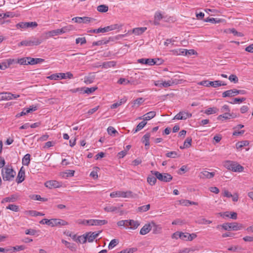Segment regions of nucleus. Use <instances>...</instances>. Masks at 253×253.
I'll list each match as a JSON object with an SVG mask.
<instances>
[{"label":"nucleus","instance_id":"38","mask_svg":"<svg viewBox=\"0 0 253 253\" xmlns=\"http://www.w3.org/2000/svg\"><path fill=\"white\" fill-rule=\"evenodd\" d=\"M147 124V122H145L144 120L143 121L141 122L140 123H139L137 126H136V127L135 128V130H133V131H134V133H135L136 132H137L138 131H139L141 129H142L144 126H145Z\"/></svg>","mask_w":253,"mask_h":253},{"label":"nucleus","instance_id":"45","mask_svg":"<svg viewBox=\"0 0 253 253\" xmlns=\"http://www.w3.org/2000/svg\"><path fill=\"white\" fill-rule=\"evenodd\" d=\"M62 243L64 244L67 248H69L71 250L74 251L75 250V248L73 244H71L64 240H62Z\"/></svg>","mask_w":253,"mask_h":253},{"label":"nucleus","instance_id":"3","mask_svg":"<svg viewBox=\"0 0 253 253\" xmlns=\"http://www.w3.org/2000/svg\"><path fill=\"white\" fill-rule=\"evenodd\" d=\"M136 194H133L131 191H116L111 192L110 196L111 198H135Z\"/></svg>","mask_w":253,"mask_h":253},{"label":"nucleus","instance_id":"28","mask_svg":"<svg viewBox=\"0 0 253 253\" xmlns=\"http://www.w3.org/2000/svg\"><path fill=\"white\" fill-rule=\"evenodd\" d=\"M76 235L73 236V239L76 241L80 243L84 244L87 241V237L85 234L79 236L76 239H75Z\"/></svg>","mask_w":253,"mask_h":253},{"label":"nucleus","instance_id":"10","mask_svg":"<svg viewBox=\"0 0 253 253\" xmlns=\"http://www.w3.org/2000/svg\"><path fill=\"white\" fill-rule=\"evenodd\" d=\"M37 109H38L37 106H34V105L31 106L28 108H24L21 113H18L16 115V117L19 118L22 116L25 115L27 114L28 113L31 112L35 111L37 110Z\"/></svg>","mask_w":253,"mask_h":253},{"label":"nucleus","instance_id":"20","mask_svg":"<svg viewBox=\"0 0 253 253\" xmlns=\"http://www.w3.org/2000/svg\"><path fill=\"white\" fill-rule=\"evenodd\" d=\"M25 170L23 169V167H22L20 170L19 171L17 177V182L18 183H20L24 180L25 179Z\"/></svg>","mask_w":253,"mask_h":253},{"label":"nucleus","instance_id":"56","mask_svg":"<svg viewBox=\"0 0 253 253\" xmlns=\"http://www.w3.org/2000/svg\"><path fill=\"white\" fill-rule=\"evenodd\" d=\"M136 251L135 248H129L126 249L125 250H123L120 252H118L117 253H133L135 251Z\"/></svg>","mask_w":253,"mask_h":253},{"label":"nucleus","instance_id":"41","mask_svg":"<svg viewBox=\"0 0 253 253\" xmlns=\"http://www.w3.org/2000/svg\"><path fill=\"white\" fill-rule=\"evenodd\" d=\"M95 76L94 75L86 76L84 78V82L86 84H90L93 82Z\"/></svg>","mask_w":253,"mask_h":253},{"label":"nucleus","instance_id":"23","mask_svg":"<svg viewBox=\"0 0 253 253\" xmlns=\"http://www.w3.org/2000/svg\"><path fill=\"white\" fill-rule=\"evenodd\" d=\"M18 197V196L17 194H13L10 195L9 197H5L4 198L1 203H3L5 202H14L16 201Z\"/></svg>","mask_w":253,"mask_h":253},{"label":"nucleus","instance_id":"43","mask_svg":"<svg viewBox=\"0 0 253 253\" xmlns=\"http://www.w3.org/2000/svg\"><path fill=\"white\" fill-rule=\"evenodd\" d=\"M29 57H23L18 59L16 62L20 65H29V64L28 63V58H29Z\"/></svg>","mask_w":253,"mask_h":253},{"label":"nucleus","instance_id":"64","mask_svg":"<svg viewBox=\"0 0 253 253\" xmlns=\"http://www.w3.org/2000/svg\"><path fill=\"white\" fill-rule=\"evenodd\" d=\"M177 154L175 151H170L166 154V156L168 158H174L176 157Z\"/></svg>","mask_w":253,"mask_h":253},{"label":"nucleus","instance_id":"32","mask_svg":"<svg viewBox=\"0 0 253 253\" xmlns=\"http://www.w3.org/2000/svg\"><path fill=\"white\" fill-rule=\"evenodd\" d=\"M150 137V134L149 133H146L142 138V142L145 143V147H149V139ZM146 149H147L148 148L146 147Z\"/></svg>","mask_w":253,"mask_h":253},{"label":"nucleus","instance_id":"39","mask_svg":"<svg viewBox=\"0 0 253 253\" xmlns=\"http://www.w3.org/2000/svg\"><path fill=\"white\" fill-rule=\"evenodd\" d=\"M218 111V109L216 107H211L206 110L205 113L207 115H211L216 113Z\"/></svg>","mask_w":253,"mask_h":253},{"label":"nucleus","instance_id":"21","mask_svg":"<svg viewBox=\"0 0 253 253\" xmlns=\"http://www.w3.org/2000/svg\"><path fill=\"white\" fill-rule=\"evenodd\" d=\"M44 60L42 58H34L32 57H29L28 58V63L29 64V65H35L37 64H41L42 62H43Z\"/></svg>","mask_w":253,"mask_h":253},{"label":"nucleus","instance_id":"47","mask_svg":"<svg viewBox=\"0 0 253 253\" xmlns=\"http://www.w3.org/2000/svg\"><path fill=\"white\" fill-rule=\"evenodd\" d=\"M126 98H123L121 99V100L119 102H117L111 105V108L112 109H115L119 107V106L121 105L123 103H124L126 102Z\"/></svg>","mask_w":253,"mask_h":253},{"label":"nucleus","instance_id":"29","mask_svg":"<svg viewBox=\"0 0 253 253\" xmlns=\"http://www.w3.org/2000/svg\"><path fill=\"white\" fill-rule=\"evenodd\" d=\"M146 29V27L136 28L132 30V33L134 34L135 35H140L143 33Z\"/></svg>","mask_w":253,"mask_h":253},{"label":"nucleus","instance_id":"59","mask_svg":"<svg viewBox=\"0 0 253 253\" xmlns=\"http://www.w3.org/2000/svg\"><path fill=\"white\" fill-rule=\"evenodd\" d=\"M205 21L206 22H211L212 23H217L220 22V20L219 19H217V18H209V17H208L206 19H205Z\"/></svg>","mask_w":253,"mask_h":253},{"label":"nucleus","instance_id":"62","mask_svg":"<svg viewBox=\"0 0 253 253\" xmlns=\"http://www.w3.org/2000/svg\"><path fill=\"white\" fill-rule=\"evenodd\" d=\"M76 43L77 44L80 43L81 45H83L86 43V39L84 37L78 38L76 40Z\"/></svg>","mask_w":253,"mask_h":253},{"label":"nucleus","instance_id":"22","mask_svg":"<svg viewBox=\"0 0 253 253\" xmlns=\"http://www.w3.org/2000/svg\"><path fill=\"white\" fill-rule=\"evenodd\" d=\"M151 225L153 229V233L155 234H160L162 232V227L160 225L156 224L155 222H152Z\"/></svg>","mask_w":253,"mask_h":253},{"label":"nucleus","instance_id":"14","mask_svg":"<svg viewBox=\"0 0 253 253\" xmlns=\"http://www.w3.org/2000/svg\"><path fill=\"white\" fill-rule=\"evenodd\" d=\"M236 117V115L233 113H230L229 112H226L222 115H219L217 119L218 120H223V119L225 120L230 119L231 118H235Z\"/></svg>","mask_w":253,"mask_h":253},{"label":"nucleus","instance_id":"11","mask_svg":"<svg viewBox=\"0 0 253 253\" xmlns=\"http://www.w3.org/2000/svg\"><path fill=\"white\" fill-rule=\"evenodd\" d=\"M217 83L218 82H217V81L212 82V81H209L208 80H205V81H202L200 82V83H199L198 84L201 85H204L206 87L212 86V87L215 88V87H218Z\"/></svg>","mask_w":253,"mask_h":253},{"label":"nucleus","instance_id":"52","mask_svg":"<svg viewBox=\"0 0 253 253\" xmlns=\"http://www.w3.org/2000/svg\"><path fill=\"white\" fill-rule=\"evenodd\" d=\"M97 89V87H86L84 88V92L86 94H90L94 91H95Z\"/></svg>","mask_w":253,"mask_h":253},{"label":"nucleus","instance_id":"19","mask_svg":"<svg viewBox=\"0 0 253 253\" xmlns=\"http://www.w3.org/2000/svg\"><path fill=\"white\" fill-rule=\"evenodd\" d=\"M237 89H233L226 90L222 93V97H233L235 96L237 94Z\"/></svg>","mask_w":253,"mask_h":253},{"label":"nucleus","instance_id":"63","mask_svg":"<svg viewBox=\"0 0 253 253\" xmlns=\"http://www.w3.org/2000/svg\"><path fill=\"white\" fill-rule=\"evenodd\" d=\"M118 83L121 84L126 85L130 83V81L124 78H121L118 80Z\"/></svg>","mask_w":253,"mask_h":253},{"label":"nucleus","instance_id":"60","mask_svg":"<svg viewBox=\"0 0 253 253\" xmlns=\"http://www.w3.org/2000/svg\"><path fill=\"white\" fill-rule=\"evenodd\" d=\"M107 223L106 220L95 219V225H102Z\"/></svg>","mask_w":253,"mask_h":253},{"label":"nucleus","instance_id":"44","mask_svg":"<svg viewBox=\"0 0 253 253\" xmlns=\"http://www.w3.org/2000/svg\"><path fill=\"white\" fill-rule=\"evenodd\" d=\"M235 162L231 161H226L223 163V166L227 169L230 170L232 167V166L234 165Z\"/></svg>","mask_w":253,"mask_h":253},{"label":"nucleus","instance_id":"6","mask_svg":"<svg viewBox=\"0 0 253 253\" xmlns=\"http://www.w3.org/2000/svg\"><path fill=\"white\" fill-rule=\"evenodd\" d=\"M154 85L161 88L168 87L176 84L174 80H170L167 81H164L163 80H158L154 81Z\"/></svg>","mask_w":253,"mask_h":253},{"label":"nucleus","instance_id":"27","mask_svg":"<svg viewBox=\"0 0 253 253\" xmlns=\"http://www.w3.org/2000/svg\"><path fill=\"white\" fill-rule=\"evenodd\" d=\"M62 33L63 31L61 28L49 31L48 33H46V35H47V37H53L55 35H60ZM47 38V37H46L45 39Z\"/></svg>","mask_w":253,"mask_h":253},{"label":"nucleus","instance_id":"8","mask_svg":"<svg viewBox=\"0 0 253 253\" xmlns=\"http://www.w3.org/2000/svg\"><path fill=\"white\" fill-rule=\"evenodd\" d=\"M72 20L78 23L88 24L90 22H94L95 19L88 17H76L72 18Z\"/></svg>","mask_w":253,"mask_h":253},{"label":"nucleus","instance_id":"37","mask_svg":"<svg viewBox=\"0 0 253 253\" xmlns=\"http://www.w3.org/2000/svg\"><path fill=\"white\" fill-rule=\"evenodd\" d=\"M122 27V25L120 24H114L106 27L108 32L114 30H119Z\"/></svg>","mask_w":253,"mask_h":253},{"label":"nucleus","instance_id":"33","mask_svg":"<svg viewBox=\"0 0 253 253\" xmlns=\"http://www.w3.org/2000/svg\"><path fill=\"white\" fill-rule=\"evenodd\" d=\"M192 141V139L191 137H187L184 142L183 146H180V148L183 149L184 148H189L191 145Z\"/></svg>","mask_w":253,"mask_h":253},{"label":"nucleus","instance_id":"16","mask_svg":"<svg viewBox=\"0 0 253 253\" xmlns=\"http://www.w3.org/2000/svg\"><path fill=\"white\" fill-rule=\"evenodd\" d=\"M140 225L138 221L134 220L131 219L127 220L126 226H130L129 228L131 229H136Z\"/></svg>","mask_w":253,"mask_h":253},{"label":"nucleus","instance_id":"42","mask_svg":"<svg viewBox=\"0 0 253 253\" xmlns=\"http://www.w3.org/2000/svg\"><path fill=\"white\" fill-rule=\"evenodd\" d=\"M157 177L152 175H149L147 177V182L151 185H154L155 184L157 181Z\"/></svg>","mask_w":253,"mask_h":253},{"label":"nucleus","instance_id":"49","mask_svg":"<svg viewBox=\"0 0 253 253\" xmlns=\"http://www.w3.org/2000/svg\"><path fill=\"white\" fill-rule=\"evenodd\" d=\"M119 243V240L117 239H113L110 242L108 245V249L111 250L114 248Z\"/></svg>","mask_w":253,"mask_h":253},{"label":"nucleus","instance_id":"30","mask_svg":"<svg viewBox=\"0 0 253 253\" xmlns=\"http://www.w3.org/2000/svg\"><path fill=\"white\" fill-rule=\"evenodd\" d=\"M116 62L114 61H107L104 62L102 65V68L105 69H108L111 67H114L116 65Z\"/></svg>","mask_w":253,"mask_h":253},{"label":"nucleus","instance_id":"7","mask_svg":"<svg viewBox=\"0 0 253 253\" xmlns=\"http://www.w3.org/2000/svg\"><path fill=\"white\" fill-rule=\"evenodd\" d=\"M38 24L36 22H19L16 25L17 29H26L29 28L34 29L37 27Z\"/></svg>","mask_w":253,"mask_h":253},{"label":"nucleus","instance_id":"31","mask_svg":"<svg viewBox=\"0 0 253 253\" xmlns=\"http://www.w3.org/2000/svg\"><path fill=\"white\" fill-rule=\"evenodd\" d=\"M163 18V16L160 12H156L155 16H154V24L155 25H157L159 24V22Z\"/></svg>","mask_w":253,"mask_h":253},{"label":"nucleus","instance_id":"2","mask_svg":"<svg viewBox=\"0 0 253 253\" xmlns=\"http://www.w3.org/2000/svg\"><path fill=\"white\" fill-rule=\"evenodd\" d=\"M40 223L42 224H46L51 227L55 226H64L68 224V222L63 219L52 218L48 219L46 218L42 219L40 221Z\"/></svg>","mask_w":253,"mask_h":253},{"label":"nucleus","instance_id":"9","mask_svg":"<svg viewBox=\"0 0 253 253\" xmlns=\"http://www.w3.org/2000/svg\"><path fill=\"white\" fill-rule=\"evenodd\" d=\"M157 60H159V59L141 58L137 60V62L142 64L152 66L157 63Z\"/></svg>","mask_w":253,"mask_h":253},{"label":"nucleus","instance_id":"18","mask_svg":"<svg viewBox=\"0 0 253 253\" xmlns=\"http://www.w3.org/2000/svg\"><path fill=\"white\" fill-rule=\"evenodd\" d=\"M101 232L98 231V232H88L86 233V235L87 237V240L88 242H92L94 240L98 237V235L100 234Z\"/></svg>","mask_w":253,"mask_h":253},{"label":"nucleus","instance_id":"40","mask_svg":"<svg viewBox=\"0 0 253 253\" xmlns=\"http://www.w3.org/2000/svg\"><path fill=\"white\" fill-rule=\"evenodd\" d=\"M88 32L93 33H106L108 32V30L106 27L104 28H99L98 29L91 30L89 31Z\"/></svg>","mask_w":253,"mask_h":253},{"label":"nucleus","instance_id":"51","mask_svg":"<svg viewBox=\"0 0 253 253\" xmlns=\"http://www.w3.org/2000/svg\"><path fill=\"white\" fill-rule=\"evenodd\" d=\"M97 9L99 12H106L108 10V7L106 5H100L97 7Z\"/></svg>","mask_w":253,"mask_h":253},{"label":"nucleus","instance_id":"54","mask_svg":"<svg viewBox=\"0 0 253 253\" xmlns=\"http://www.w3.org/2000/svg\"><path fill=\"white\" fill-rule=\"evenodd\" d=\"M6 209L14 211H19V207L13 204L9 205L8 206L6 207Z\"/></svg>","mask_w":253,"mask_h":253},{"label":"nucleus","instance_id":"58","mask_svg":"<svg viewBox=\"0 0 253 253\" xmlns=\"http://www.w3.org/2000/svg\"><path fill=\"white\" fill-rule=\"evenodd\" d=\"M228 79L229 81L231 82H233L234 83H237L238 82V78L235 75H231L229 78Z\"/></svg>","mask_w":253,"mask_h":253},{"label":"nucleus","instance_id":"53","mask_svg":"<svg viewBox=\"0 0 253 253\" xmlns=\"http://www.w3.org/2000/svg\"><path fill=\"white\" fill-rule=\"evenodd\" d=\"M74 29V27L73 25H69L67 26L64 27L62 28L63 33L73 30Z\"/></svg>","mask_w":253,"mask_h":253},{"label":"nucleus","instance_id":"13","mask_svg":"<svg viewBox=\"0 0 253 253\" xmlns=\"http://www.w3.org/2000/svg\"><path fill=\"white\" fill-rule=\"evenodd\" d=\"M215 175L214 172H209L206 170H204L200 173L199 176L202 179H211Z\"/></svg>","mask_w":253,"mask_h":253},{"label":"nucleus","instance_id":"26","mask_svg":"<svg viewBox=\"0 0 253 253\" xmlns=\"http://www.w3.org/2000/svg\"><path fill=\"white\" fill-rule=\"evenodd\" d=\"M0 95H1L0 97V101L11 100V97H10V96H12V95L10 92H0Z\"/></svg>","mask_w":253,"mask_h":253},{"label":"nucleus","instance_id":"4","mask_svg":"<svg viewBox=\"0 0 253 253\" xmlns=\"http://www.w3.org/2000/svg\"><path fill=\"white\" fill-rule=\"evenodd\" d=\"M42 40L35 37H32L28 40L21 41L18 43V46H33L38 45L42 42Z\"/></svg>","mask_w":253,"mask_h":253},{"label":"nucleus","instance_id":"61","mask_svg":"<svg viewBox=\"0 0 253 253\" xmlns=\"http://www.w3.org/2000/svg\"><path fill=\"white\" fill-rule=\"evenodd\" d=\"M37 233V231L33 229H29L25 231V234L26 235H35Z\"/></svg>","mask_w":253,"mask_h":253},{"label":"nucleus","instance_id":"1","mask_svg":"<svg viewBox=\"0 0 253 253\" xmlns=\"http://www.w3.org/2000/svg\"><path fill=\"white\" fill-rule=\"evenodd\" d=\"M1 175L3 180L11 181L16 175V172L11 166H6L1 169Z\"/></svg>","mask_w":253,"mask_h":253},{"label":"nucleus","instance_id":"12","mask_svg":"<svg viewBox=\"0 0 253 253\" xmlns=\"http://www.w3.org/2000/svg\"><path fill=\"white\" fill-rule=\"evenodd\" d=\"M45 186L50 189L56 188L61 186L60 183L56 180H50L45 183Z\"/></svg>","mask_w":253,"mask_h":253},{"label":"nucleus","instance_id":"5","mask_svg":"<svg viewBox=\"0 0 253 253\" xmlns=\"http://www.w3.org/2000/svg\"><path fill=\"white\" fill-rule=\"evenodd\" d=\"M151 173L154 174L158 180L167 182L170 181L172 179V176L169 173H161L157 171H151Z\"/></svg>","mask_w":253,"mask_h":253},{"label":"nucleus","instance_id":"24","mask_svg":"<svg viewBox=\"0 0 253 253\" xmlns=\"http://www.w3.org/2000/svg\"><path fill=\"white\" fill-rule=\"evenodd\" d=\"M221 216L227 217H230L233 219H236L237 218V214L235 212L226 211L223 213H221Z\"/></svg>","mask_w":253,"mask_h":253},{"label":"nucleus","instance_id":"15","mask_svg":"<svg viewBox=\"0 0 253 253\" xmlns=\"http://www.w3.org/2000/svg\"><path fill=\"white\" fill-rule=\"evenodd\" d=\"M152 228L151 223L145 224L140 229V234L142 235H146L151 230Z\"/></svg>","mask_w":253,"mask_h":253},{"label":"nucleus","instance_id":"48","mask_svg":"<svg viewBox=\"0 0 253 253\" xmlns=\"http://www.w3.org/2000/svg\"><path fill=\"white\" fill-rule=\"evenodd\" d=\"M150 208V205L149 204L142 206L138 208V211L141 212H145L148 211Z\"/></svg>","mask_w":253,"mask_h":253},{"label":"nucleus","instance_id":"46","mask_svg":"<svg viewBox=\"0 0 253 253\" xmlns=\"http://www.w3.org/2000/svg\"><path fill=\"white\" fill-rule=\"evenodd\" d=\"M118 208L115 206L109 205L104 208V210L106 212H113L118 210Z\"/></svg>","mask_w":253,"mask_h":253},{"label":"nucleus","instance_id":"34","mask_svg":"<svg viewBox=\"0 0 253 253\" xmlns=\"http://www.w3.org/2000/svg\"><path fill=\"white\" fill-rule=\"evenodd\" d=\"M26 214L30 215L32 216H42L44 215L42 212H38L36 211L31 210L25 212Z\"/></svg>","mask_w":253,"mask_h":253},{"label":"nucleus","instance_id":"50","mask_svg":"<svg viewBox=\"0 0 253 253\" xmlns=\"http://www.w3.org/2000/svg\"><path fill=\"white\" fill-rule=\"evenodd\" d=\"M181 118H182V120H186L192 117V114L188 113L187 112L181 111Z\"/></svg>","mask_w":253,"mask_h":253},{"label":"nucleus","instance_id":"57","mask_svg":"<svg viewBox=\"0 0 253 253\" xmlns=\"http://www.w3.org/2000/svg\"><path fill=\"white\" fill-rule=\"evenodd\" d=\"M231 230H234V231H237V230H239L240 229H241V227H242V226L240 225H239L238 223H231Z\"/></svg>","mask_w":253,"mask_h":253},{"label":"nucleus","instance_id":"36","mask_svg":"<svg viewBox=\"0 0 253 253\" xmlns=\"http://www.w3.org/2000/svg\"><path fill=\"white\" fill-rule=\"evenodd\" d=\"M31 155L29 154H26L22 159V164L24 166H28L30 162Z\"/></svg>","mask_w":253,"mask_h":253},{"label":"nucleus","instance_id":"25","mask_svg":"<svg viewBox=\"0 0 253 253\" xmlns=\"http://www.w3.org/2000/svg\"><path fill=\"white\" fill-rule=\"evenodd\" d=\"M244 170V167L241 165L238 164L237 162H235L234 165L232 166V167L231 169V170L234 172H242Z\"/></svg>","mask_w":253,"mask_h":253},{"label":"nucleus","instance_id":"17","mask_svg":"<svg viewBox=\"0 0 253 253\" xmlns=\"http://www.w3.org/2000/svg\"><path fill=\"white\" fill-rule=\"evenodd\" d=\"M156 115V113L155 111H150L146 114H145L143 116L140 117L138 118L139 120L143 119L145 121H149L154 117H155Z\"/></svg>","mask_w":253,"mask_h":253},{"label":"nucleus","instance_id":"35","mask_svg":"<svg viewBox=\"0 0 253 253\" xmlns=\"http://www.w3.org/2000/svg\"><path fill=\"white\" fill-rule=\"evenodd\" d=\"M249 143V141L247 140L241 141L236 144V147L237 149L242 148L244 146H248Z\"/></svg>","mask_w":253,"mask_h":253},{"label":"nucleus","instance_id":"55","mask_svg":"<svg viewBox=\"0 0 253 253\" xmlns=\"http://www.w3.org/2000/svg\"><path fill=\"white\" fill-rule=\"evenodd\" d=\"M246 100V98L244 97L242 98H235L233 99L232 101L230 102L231 104H236V103H240Z\"/></svg>","mask_w":253,"mask_h":253}]
</instances>
